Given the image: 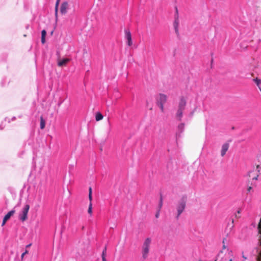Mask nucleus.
Returning a JSON list of instances; mask_svg holds the SVG:
<instances>
[{
	"label": "nucleus",
	"instance_id": "obj_1",
	"mask_svg": "<svg viewBox=\"0 0 261 261\" xmlns=\"http://www.w3.org/2000/svg\"><path fill=\"white\" fill-rule=\"evenodd\" d=\"M187 105L186 99L184 97H181L178 105V108L176 113L175 117L177 120L180 121L182 117L183 111L185 109Z\"/></svg>",
	"mask_w": 261,
	"mask_h": 261
},
{
	"label": "nucleus",
	"instance_id": "obj_2",
	"mask_svg": "<svg viewBox=\"0 0 261 261\" xmlns=\"http://www.w3.org/2000/svg\"><path fill=\"white\" fill-rule=\"evenodd\" d=\"M187 201V196L186 195L182 196L179 201L178 204L176 206L177 211V215L176 216L177 219H178L179 216L185 210Z\"/></svg>",
	"mask_w": 261,
	"mask_h": 261
},
{
	"label": "nucleus",
	"instance_id": "obj_3",
	"mask_svg": "<svg viewBox=\"0 0 261 261\" xmlns=\"http://www.w3.org/2000/svg\"><path fill=\"white\" fill-rule=\"evenodd\" d=\"M151 243V239L149 238L145 239L142 246V257L145 259L149 253V247Z\"/></svg>",
	"mask_w": 261,
	"mask_h": 261
},
{
	"label": "nucleus",
	"instance_id": "obj_4",
	"mask_svg": "<svg viewBox=\"0 0 261 261\" xmlns=\"http://www.w3.org/2000/svg\"><path fill=\"white\" fill-rule=\"evenodd\" d=\"M30 209V205L29 204H25L23 207L21 212H20L18 218L19 219L24 222L28 219V214Z\"/></svg>",
	"mask_w": 261,
	"mask_h": 261
},
{
	"label": "nucleus",
	"instance_id": "obj_5",
	"mask_svg": "<svg viewBox=\"0 0 261 261\" xmlns=\"http://www.w3.org/2000/svg\"><path fill=\"white\" fill-rule=\"evenodd\" d=\"M259 165H257L255 170L254 169L253 170L249 171L248 172V176L252 177V179L257 180L259 176Z\"/></svg>",
	"mask_w": 261,
	"mask_h": 261
},
{
	"label": "nucleus",
	"instance_id": "obj_6",
	"mask_svg": "<svg viewBox=\"0 0 261 261\" xmlns=\"http://www.w3.org/2000/svg\"><path fill=\"white\" fill-rule=\"evenodd\" d=\"M234 258L232 251H229L227 254H226L225 256L222 258L221 261H233Z\"/></svg>",
	"mask_w": 261,
	"mask_h": 261
},
{
	"label": "nucleus",
	"instance_id": "obj_7",
	"mask_svg": "<svg viewBox=\"0 0 261 261\" xmlns=\"http://www.w3.org/2000/svg\"><path fill=\"white\" fill-rule=\"evenodd\" d=\"M125 37L127 40V44L129 46H130L133 44L131 33L128 30H125Z\"/></svg>",
	"mask_w": 261,
	"mask_h": 261
},
{
	"label": "nucleus",
	"instance_id": "obj_8",
	"mask_svg": "<svg viewBox=\"0 0 261 261\" xmlns=\"http://www.w3.org/2000/svg\"><path fill=\"white\" fill-rule=\"evenodd\" d=\"M15 211L14 210H12L8 212L4 217L3 221V223L2 225L4 226L7 220H8L15 213Z\"/></svg>",
	"mask_w": 261,
	"mask_h": 261
},
{
	"label": "nucleus",
	"instance_id": "obj_9",
	"mask_svg": "<svg viewBox=\"0 0 261 261\" xmlns=\"http://www.w3.org/2000/svg\"><path fill=\"white\" fill-rule=\"evenodd\" d=\"M68 9V4L67 2H63L60 7V12L62 14H65L67 13V10Z\"/></svg>",
	"mask_w": 261,
	"mask_h": 261
},
{
	"label": "nucleus",
	"instance_id": "obj_10",
	"mask_svg": "<svg viewBox=\"0 0 261 261\" xmlns=\"http://www.w3.org/2000/svg\"><path fill=\"white\" fill-rule=\"evenodd\" d=\"M167 100V97L164 94H160L159 95V99L158 100L157 103H165Z\"/></svg>",
	"mask_w": 261,
	"mask_h": 261
},
{
	"label": "nucleus",
	"instance_id": "obj_11",
	"mask_svg": "<svg viewBox=\"0 0 261 261\" xmlns=\"http://www.w3.org/2000/svg\"><path fill=\"white\" fill-rule=\"evenodd\" d=\"M185 128V124L184 123H180L178 126V134H176V139H178V138L180 137V134L184 132Z\"/></svg>",
	"mask_w": 261,
	"mask_h": 261
},
{
	"label": "nucleus",
	"instance_id": "obj_12",
	"mask_svg": "<svg viewBox=\"0 0 261 261\" xmlns=\"http://www.w3.org/2000/svg\"><path fill=\"white\" fill-rule=\"evenodd\" d=\"M70 59L65 58L58 62V65L59 67L65 66L66 64L69 62Z\"/></svg>",
	"mask_w": 261,
	"mask_h": 261
},
{
	"label": "nucleus",
	"instance_id": "obj_13",
	"mask_svg": "<svg viewBox=\"0 0 261 261\" xmlns=\"http://www.w3.org/2000/svg\"><path fill=\"white\" fill-rule=\"evenodd\" d=\"M229 148V144L228 143L224 144L222 146L221 151V155L223 156L225 154Z\"/></svg>",
	"mask_w": 261,
	"mask_h": 261
},
{
	"label": "nucleus",
	"instance_id": "obj_14",
	"mask_svg": "<svg viewBox=\"0 0 261 261\" xmlns=\"http://www.w3.org/2000/svg\"><path fill=\"white\" fill-rule=\"evenodd\" d=\"M173 25H174V28L176 34L177 35H179V31H178L179 20L177 19V18H175Z\"/></svg>",
	"mask_w": 261,
	"mask_h": 261
},
{
	"label": "nucleus",
	"instance_id": "obj_15",
	"mask_svg": "<svg viewBox=\"0 0 261 261\" xmlns=\"http://www.w3.org/2000/svg\"><path fill=\"white\" fill-rule=\"evenodd\" d=\"M46 35V32L45 30H43L41 32V42L42 44H44L45 42V36Z\"/></svg>",
	"mask_w": 261,
	"mask_h": 261
},
{
	"label": "nucleus",
	"instance_id": "obj_16",
	"mask_svg": "<svg viewBox=\"0 0 261 261\" xmlns=\"http://www.w3.org/2000/svg\"><path fill=\"white\" fill-rule=\"evenodd\" d=\"M103 115L100 112H97L95 115V119L97 121H99L103 119Z\"/></svg>",
	"mask_w": 261,
	"mask_h": 261
},
{
	"label": "nucleus",
	"instance_id": "obj_17",
	"mask_svg": "<svg viewBox=\"0 0 261 261\" xmlns=\"http://www.w3.org/2000/svg\"><path fill=\"white\" fill-rule=\"evenodd\" d=\"M253 81L255 83L258 88L259 89V87H261V80L256 78L253 79Z\"/></svg>",
	"mask_w": 261,
	"mask_h": 261
},
{
	"label": "nucleus",
	"instance_id": "obj_18",
	"mask_svg": "<svg viewBox=\"0 0 261 261\" xmlns=\"http://www.w3.org/2000/svg\"><path fill=\"white\" fill-rule=\"evenodd\" d=\"M45 125V120L43 119V118L41 117L40 118V128L43 129Z\"/></svg>",
	"mask_w": 261,
	"mask_h": 261
},
{
	"label": "nucleus",
	"instance_id": "obj_19",
	"mask_svg": "<svg viewBox=\"0 0 261 261\" xmlns=\"http://www.w3.org/2000/svg\"><path fill=\"white\" fill-rule=\"evenodd\" d=\"M88 198H89V200L90 202H92V188H91V187H89V188Z\"/></svg>",
	"mask_w": 261,
	"mask_h": 261
},
{
	"label": "nucleus",
	"instance_id": "obj_20",
	"mask_svg": "<svg viewBox=\"0 0 261 261\" xmlns=\"http://www.w3.org/2000/svg\"><path fill=\"white\" fill-rule=\"evenodd\" d=\"M88 213L90 215H92V202H89Z\"/></svg>",
	"mask_w": 261,
	"mask_h": 261
},
{
	"label": "nucleus",
	"instance_id": "obj_21",
	"mask_svg": "<svg viewBox=\"0 0 261 261\" xmlns=\"http://www.w3.org/2000/svg\"><path fill=\"white\" fill-rule=\"evenodd\" d=\"M163 198H162V196H161L160 199V203H159V211H160V210L161 209V208H162V207L163 206Z\"/></svg>",
	"mask_w": 261,
	"mask_h": 261
},
{
	"label": "nucleus",
	"instance_id": "obj_22",
	"mask_svg": "<svg viewBox=\"0 0 261 261\" xmlns=\"http://www.w3.org/2000/svg\"><path fill=\"white\" fill-rule=\"evenodd\" d=\"M106 251H107V248H106V247H105V248H104V249L102 251V255H101L102 259H103V258L106 259Z\"/></svg>",
	"mask_w": 261,
	"mask_h": 261
},
{
	"label": "nucleus",
	"instance_id": "obj_23",
	"mask_svg": "<svg viewBox=\"0 0 261 261\" xmlns=\"http://www.w3.org/2000/svg\"><path fill=\"white\" fill-rule=\"evenodd\" d=\"M259 244L261 246V239L259 240ZM257 261H261V251L258 253L257 257Z\"/></svg>",
	"mask_w": 261,
	"mask_h": 261
},
{
	"label": "nucleus",
	"instance_id": "obj_24",
	"mask_svg": "<svg viewBox=\"0 0 261 261\" xmlns=\"http://www.w3.org/2000/svg\"><path fill=\"white\" fill-rule=\"evenodd\" d=\"M157 105L160 107L162 112H164V103H157Z\"/></svg>",
	"mask_w": 261,
	"mask_h": 261
},
{
	"label": "nucleus",
	"instance_id": "obj_25",
	"mask_svg": "<svg viewBox=\"0 0 261 261\" xmlns=\"http://www.w3.org/2000/svg\"><path fill=\"white\" fill-rule=\"evenodd\" d=\"M28 252H29L27 250H25V251L23 253H22L21 256V259L22 260H23L24 256L25 254H28Z\"/></svg>",
	"mask_w": 261,
	"mask_h": 261
},
{
	"label": "nucleus",
	"instance_id": "obj_26",
	"mask_svg": "<svg viewBox=\"0 0 261 261\" xmlns=\"http://www.w3.org/2000/svg\"><path fill=\"white\" fill-rule=\"evenodd\" d=\"M60 0H57L56 4V10L57 11L58 7L59 4Z\"/></svg>",
	"mask_w": 261,
	"mask_h": 261
},
{
	"label": "nucleus",
	"instance_id": "obj_27",
	"mask_svg": "<svg viewBox=\"0 0 261 261\" xmlns=\"http://www.w3.org/2000/svg\"><path fill=\"white\" fill-rule=\"evenodd\" d=\"M175 18H177V19H178V10L177 8H176V14L175 15Z\"/></svg>",
	"mask_w": 261,
	"mask_h": 261
},
{
	"label": "nucleus",
	"instance_id": "obj_28",
	"mask_svg": "<svg viewBox=\"0 0 261 261\" xmlns=\"http://www.w3.org/2000/svg\"><path fill=\"white\" fill-rule=\"evenodd\" d=\"M159 215H160V211L159 210L157 212V213L155 214V217L156 218H158L159 217Z\"/></svg>",
	"mask_w": 261,
	"mask_h": 261
},
{
	"label": "nucleus",
	"instance_id": "obj_29",
	"mask_svg": "<svg viewBox=\"0 0 261 261\" xmlns=\"http://www.w3.org/2000/svg\"><path fill=\"white\" fill-rule=\"evenodd\" d=\"M252 190V187H249L248 188H247V191L249 192H250L251 190Z\"/></svg>",
	"mask_w": 261,
	"mask_h": 261
},
{
	"label": "nucleus",
	"instance_id": "obj_30",
	"mask_svg": "<svg viewBox=\"0 0 261 261\" xmlns=\"http://www.w3.org/2000/svg\"><path fill=\"white\" fill-rule=\"evenodd\" d=\"M31 245H32V244H31V243H30V244H28V245H27L26 246V248H29V247H30L31 246Z\"/></svg>",
	"mask_w": 261,
	"mask_h": 261
},
{
	"label": "nucleus",
	"instance_id": "obj_31",
	"mask_svg": "<svg viewBox=\"0 0 261 261\" xmlns=\"http://www.w3.org/2000/svg\"><path fill=\"white\" fill-rule=\"evenodd\" d=\"M223 248L225 249L226 248V246H225V245L224 244V240H223Z\"/></svg>",
	"mask_w": 261,
	"mask_h": 261
},
{
	"label": "nucleus",
	"instance_id": "obj_32",
	"mask_svg": "<svg viewBox=\"0 0 261 261\" xmlns=\"http://www.w3.org/2000/svg\"><path fill=\"white\" fill-rule=\"evenodd\" d=\"M222 251H221L220 253L218 255V257H219L220 256V254L222 253Z\"/></svg>",
	"mask_w": 261,
	"mask_h": 261
},
{
	"label": "nucleus",
	"instance_id": "obj_33",
	"mask_svg": "<svg viewBox=\"0 0 261 261\" xmlns=\"http://www.w3.org/2000/svg\"><path fill=\"white\" fill-rule=\"evenodd\" d=\"M237 213H239V214L240 213V210L238 211Z\"/></svg>",
	"mask_w": 261,
	"mask_h": 261
},
{
	"label": "nucleus",
	"instance_id": "obj_34",
	"mask_svg": "<svg viewBox=\"0 0 261 261\" xmlns=\"http://www.w3.org/2000/svg\"><path fill=\"white\" fill-rule=\"evenodd\" d=\"M243 257L245 259H246V257L245 256H244V255L243 256Z\"/></svg>",
	"mask_w": 261,
	"mask_h": 261
},
{
	"label": "nucleus",
	"instance_id": "obj_35",
	"mask_svg": "<svg viewBox=\"0 0 261 261\" xmlns=\"http://www.w3.org/2000/svg\"><path fill=\"white\" fill-rule=\"evenodd\" d=\"M102 261H106V259L103 258V259H102Z\"/></svg>",
	"mask_w": 261,
	"mask_h": 261
},
{
	"label": "nucleus",
	"instance_id": "obj_36",
	"mask_svg": "<svg viewBox=\"0 0 261 261\" xmlns=\"http://www.w3.org/2000/svg\"><path fill=\"white\" fill-rule=\"evenodd\" d=\"M15 119V117H14L13 118L12 120Z\"/></svg>",
	"mask_w": 261,
	"mask_h": 261
},
{
	"label": "nucleus",
	"instance_id": "obj_37",
	"mask_svg": "<svg viewBox=\"0 0 261 261\" xmlns=\"http://www.w3.org/2000/svg\"><path fill=\"white\" fill-rule=\"evenodd\" d=\"M53 32H51L50 33V35H52V34H53Z\"/></svg>",
	"mask_w": 261,
	"mask_h": 261
},
{
	"label": "nucleus",
	"instance_id": "obj_38",
	"mask_svg": "<svg viewBox=\"0 0 261 261\" xmlns=\"http://www.w3.org/2000/svg\"><path fill=\"white\" fill-rule=\"evenodd\" d=\"M259 90H260V91L261 92V87H259Z\"/></svg>",
	"mask_w": 261,
	"mask_h": 261
},
{
	"label": "nucleus",
	"instance_id": "obj_39",
	"mask_svg": "<svg viewBox=\"0 0 261 261\" xmlns=\"http://www.w3.org/2000/svg\"><path fill=\"white\" fill-rule=\"evenodd\" d=\"M236 217H238V218L240 217V216H238L237 215H236Z\"/></svg>",
	"mask_w": 261,
	"mask_h": 261
}]
</instances>
